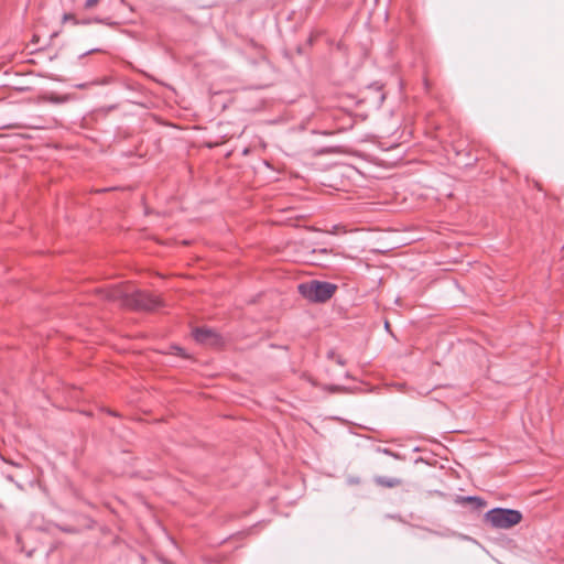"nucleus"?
I'll use <instances>...</instances> for the list:
<instances>
[{
  "mask_svg": "<svg viewBox=\"0 0 564 564\" xmlns=\"http://www.w3.org/2000/svg\"><path fill=\"white\" fill-rule=\"evenodd\" d=\"M102 296L121 306L135 311H154L162 305L161 300L148 292L135 290L132 285H112L100 291Z\"/></svg>",
  "mask_w": 564,
  "mask_h": 564,
  "instance_id": "obj_1",
  "label": "nucleus"
},
{
  "mask_svg": "<svg viewBox=\"0 0 564 564\" xmlns=\"http://www.w3.org/2000/svg\"><path fill=\"white\" fill-rule=\"evenodd\" d=\"M522 518V513L519 510L505 508H494L484 516L485 522L497 530L511 529L519 524Z\"/></svg>",
  "mask_w": 564,
  "mask_h": 564,
  "instance_id": "obj_2",
  "label": "nucleus"
},
{
  "mask_svg": "<svg viewBox=\"0 0 564 564\" xmlns=\"http://www.w3.org/2000/svg\"><path fill=\"white\" fill-rule=\"evenodd\" d=\"M297 290L299 293L307 301L324 303L334 295L337 286L329 282L312 280L299 284Z\"/></svg>",
  "mask_w": 564,
  "mask_h": 564,
  "instance_id": "obj_3",
  "label": "nucleus"
},
{
  "mask_svg": "<svg viewBox=\"0 0 564 564\" xmlns=\"http://www.w3.org/2000/svg\"><path fill=\"white\" fill-rule=\"evenodd\" d=\"M193 336L196 341L204 345L215 346L218 345L220 340L218 335L209 328H196L193 332Z\"/></svg>",
  "mask_w": 564,
  "mask_h": 564,
  "instance_id": "obj_4",
  "label": "nucleus"
},
{
  "mask_svg": "<svg viewBox=\"0 0 564 564\" xmlns=\"http://www.w3.org/2000/svg\"><path fill=\"white\" fill-rule=\"evenodd\" d=\"M456 502L459 505L470 503L473 506V508L477 509V510L481 509L486 506V501L482 498L476 497V496H467V497L458 496L456 498Z\"/></svg>",
  "mask_w": 564,
  "mask_h": 564,
  "instance_id": "obj_5",
  "label": "nucleus"
},
{
  "mask_svg": "<svg viewBox=\"0 0 564 564\" xmlns=\"http://www.w3.org/2000/svg\"><path fill=\"white\" fill-rule=\"evenodd\" d=\"M376 485L386 488H394L402 484V480L394 477L376 476L373 478Z\"/></svg>",
  "mask_w": 564,
  "mask_h": 564,
  "instance_id": "obj_6",
  "label": "nucleus"
},
{
  "mask_svg": "<svg viewBox=\"0 0 564 564\" xmlns=\"http://www.w3.org/2000/svg\"><path fill=\"white\" fill-rule=\"evenodd\" d=\"M62 21L64 23L72 22L74 25H79V20L73 13H64L63 18H62Z\"/></svg>",
  "mask_w": 564,
  "mask_h": 564,
  "instance_id": "obj_7",
  "label": "nucleus"
},
{
  "mask_svg": "<svg viewBox=\"0 0 564 564\" xmlns=\"http://www.w3.org/2000/svg\"><path fill=\"white\" fill-rule=\"evenodd\" d=\"M48 100L52 104H63V102H66L68 100V96H66V95H64V96L53 95V96L48 97Z\"/></svg>",
  "mask_w": 564,
  "mask_h": 564,
  "instance_id": "obj_8",
  "label": "nucleus"
},
{
  "mask_svg": "<svg viewBox=\"0 0 564 564\" xmlns=\"http://www.w3.org/2000/svg\"><path fill=\"white\" fill-rule=\"evenodd\" d=\"M90 23H104V20L99 18L79 20V24L87 25Z\"/></svg>",
  "mask_w": 564,
  "mask_h": 564,
  "instance_id": "obj_9",
  "label": "nucleus"
},
{
  "mask_svg": "<svg viewBox=\"0 0 564 564\" xmlns=\"http://www.w3.org/2000/svg\"><path fill=\"white\" fill-rule=\"evenodd\" d=\"M98 3H99V0H86L84 8L89 10V9L95 8Z\"/></svg>",
  "mask_w": 564,
  "mask_h": 564,
  "instance_id": "obj_10",
  "label": "nucleus"
},
{
  "mask_svg": "<svg viewBox=\"0 0 564 564\" xmlns=\"http://www.w3.org/2000/svg\"><path fill=\"white\" fill-rule=\"evenodd\" d=\"M176 350H177V354H178V355H182V354H183V349H182V348L176 347Z\"/></svg>",
  "mask_w": 564,
  "mask_h": 564,
  "instance_id": "obj_11",
  "label": "nucleus"
},
{
  "mask_svg": "<svg viewBox=\"0 0 564 564\" xmlns=\"http://www.w3.org/2000/svg\"><path fill=\"white\" fill-rule=\"evenodd\" d=\"M319 251L323 252V253H327L326 249H321Z\"/></svg>",
  "mask_w": 564,
  "mask_h": 564,
  "instance_id": "obj_12",
  "label": "nucleus"
}]
</instances>
